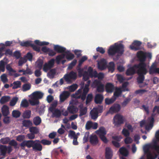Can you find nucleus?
I'll list each match as a JSON object with an SVG mask.
<instances>
[{
  "mask_svg": "<svg viewBox=\"0 0 159 159\" xmlns=\"http://www.w3.org/2000/svg\"><path fill=\"white\" fill-rule=\"evenodd\" d=\"M9 144L11 147H13L15 149L19 148V147H18V143L14 139H12L10 141Z\"/></svg>",
  "mask_w": 159,
  "mask_h": 159,
  "instance_id": "nucleus-33",
  "label": "nucleus"
},
{
  "mask_svg": "<svg viewBox=\"0 0 159 159\" xmlns=\"http://www.w3.org/2000/svg\"><path fill=\"white\" fill-rule=\"evenodd\" d=\"M147 92V90L145 89H139L136 90L135 92V93L136 94H142L145 92Z\"/></svg>",
  "mask_w": 159,
  "mask_h": 159,
  "instance_id": "nucleus-62",
  "label": "nucleus"
},
{
  "mask_svg": "<svg viewBox=\"0 0 159 159\" xmlns=\"http://www.w3.org/2000/svg\"><path fill=\"white\" fill-rule=\"evenodd\" d=\"M103 96L102 94H97L95 97L94 101L96 104L101 103L103 99Z\"/></svg>",
  "mask_w": 159,
  "mask_h": 159,
  "instance_id": "nucleus-20",
  "label": "nucleus"
},
{
  "mask_svg": "<svg viewBox=\"0 0 159 159\" xmlns=\"http://www.w3.org/2000/svg\"><path fill=\"white\" fill-rule=\"evenodd\" d=\"M43 63V61L41 59H38L36 61L37 67L39 70H41Z\"/></svg>",
  "mask_w": 159,
  "mask_h": 159,
  "instance_id": "nucleus-37",
  "label": "nucleus"
},
{
  "mask_svg": "<svg viewBox=\"0 0 159 159\" xmlns=\"http://www.w3.org/2000/svg\"><path fill=\"white\" fill-rule=\"evenodd\" d=\"M40 143L44 145H49L51 144V142L45 139H43L40 140Z\"/></svg>",
  "mask_w": 159,
  "mask_h": 159,
  "instance_id": "nucleus-51",
  "label": "nucleus"
},
{
  "mask_svg": "<svg viewBox=\"0 0 159 159\" xmlns=\"http://www.w3.org/2000/svg\"><path fill=\"white\" fill-rule=\"evenodd\" d=\"M92 122L90 121H89L87 122L85 125V128L87 130L92 128Z\"/></svg>",
  "mask_w": 159,
  "mask_h": 159,
  "instance_id": "nucleus-55",
  "label": "nucleus"
},
{
  "mask_svg": "<svg viewBox=\"0 0 159 159\" xmlns=\"http://www.w3.org/2000/svg\"><path fill=\"white\" fill-rule=\"evenodd\" d=\"M119 151L122 155L125 156H127L128 154V152L127 149L125 147L121 148L119 150Z\"/></svg>",
  "mask_w": 159,
  "mask_h": 159,
  "instance_id": "nucleus-31",
  "label": "nucleus"
},
{
  "mask_svg": "<svg viewBox=\"0 0 159 159\" xmlns=\"http://www.w3.org/2000/svg\"><path fill=\"white\" fill-rule=\"evenodd\" d=\"M32 43L30 42L29 41H26L25 42H21L20 44V45L23 47H28L31 46Z\"/></svg>",
  "mask_w": 159,
  "mask_h": 159,
  "instance_id": "nucleus-48",
  "label": "nucleus"
},
{
  "mask_svg": "<svg viewBox=\"0 0 159 159\" xmlns=\"http://www.w3.org/2000/svg\"><path fill=\"white\" fill-rule=\"evenodd\" d=\"M93 84L96 87L98 92L102 93L104 91V85L100 81L95 80L93 82Z\"/></svg>",
  "mask_w": 159,
  "mask_h": 159,
  "instance_id": "nucleus-9",
  "label": "nucleus"
},
{
  "mask_svg": "<svg viewBox=\"0 0 159 159\" xmlns=\"http://www.w3.org/2000/svg\"><path fill=\"white\" fill-rule=\"evenodd\" d=\"M20 146L22 149L26 146L28 148L32 147L33 150L34 151H40L42 149V146L39 140H24L20 144Z\"/></svg>",
  "mask_w": 159,
  "mask_h": 159,
  "instance_id": "nucleus-2",
  "label": "nucleus"
},
{
  "mask_svg": "<svg viewBox=\"0 0 159 159\" xmlns=\"http://www.w3.org/2000/svg\"><path fill=\"white\" fill-rule=\"evenodd\" d=\"M115 91L114 93L113 96L115 99H116L121 95L122 90L121 88L117 87H115Z\"/></svg>",
  "mask_w": 159,
  "mask_h": 159,
  "instance_id": "nucleus-24",
  "label": "nucleus"
},
{
  "mask_svg": "<svg viewBox=\"0 0 159 159\" xmlns=\"http://www.w3.org/2000/svg\"><path fill=\"white\" fill-rule=\"evenodd\" d=\"M54 61L55 60L54 59H52L49 61L48 62L45 63L43 66V71L47 72L49 70H50L53 67Z\"/></svg>",
  "mask_w": 159,
  "mask_h": 159,
  "instance_id": "nucleus-11",
  "label": "nucleus"
},
{
  "mask_svg": "<svg viewBox=\"0 0 159 159\" xmlns=\"http://www.w3.org/2000/svg\"><path fill=\"white\" fill-rule=\"evenodd\" d=\"M18 100V98L16 97L13 98L10 102V105L11 106H14L16 104Z\"/></svg>",
  "mask_w": 159,
  "mask_h": 159,
  "instance_id": "nucleus-52",
  "label": "nucleus"
},
{
  "mask_svg": "<svg viewBox=\"0 0 159 159\" xmlns=\"http://www.w3.org/2000/svg\"><path fill=\"white\" fill-rule=\"evenodd\" d=\"M96 133L99 136L102 135H106L107 132L104 127H101L99 128L98 130L96 131Z\"/></svg>",
  "mask_w": 159,
  "mask_h": 159,
  "instance_id": "nucleus-25",
  "label": "nucleus"
},
{
  "mask_svg": "<svg viewBox=\"0 0 159 159\" xmlns=\"http://www.w3.org/2000/svg\"><path fill=\"white\" fill-rule=\"evenodd\" d=\"M31 87V85L30 84H25L23 85L22 87V90L23 92H25L30 90Z\"/></svg>",
  "mask_w": 159,
  "mask_h": 159,
  "instance_id": "nucleus-38",
  "label": "nucleus"
},
{
  "mask_svg": "<svg viewBox=\"0 0 159 159\" xmlns=\"http://www.w3.org/2000/svg\"><path fill=\"white\" fill-rule=\"evenodd\" d=\"M98 113L97 111L95 110L94 109L93 111H91L90 112V115L92 119L95 120L97 119L98 116Z\"/></svg>",
  "mask_w": 159,
  "mask_h": 159,
  "instance_id": "nucleus-32",
  "label": "nucleus"
},
{
  "mask_svg": "<svg viewBox=\"0 0 159 159\" xmlns=\"http://www.w3.org/2000/svg\"><path fill=\"white\" fill-rule=\"evenodd\" d=\"M70 93L67 91H63L60 95V100L61 102H63L69 96Z\"/></svg>",
  "mask_w": 159,
  "mask_h": 159,
  "instance_id": "nucleus-16",
  "label": "nucleus"
},
{
  "mask_svg": "<svg viewBox=\"0 0 159 159\" xmlns=\"http://www.w3.org/2000/svg\"><path fill=\"white\" fill-rule=\"evenodd\" d=\"M93 97V95L92 94L90 93L88 94L86 101V104H88L91 101Z\"/></svg>",
  "mask_w": 159,
  "mask_h": 159,
  "instance_id": "nucleus-53",
  "label": "nucleus"
},
{
  "mask_svg": "<svg viewBox=\"0 0 159 159\" xmlns=\"http://www.w3.org/2000/svg\"><path fill=\"white\" fill-rule=\"evenodd\" d=\"M13 86L12 87L13 89H16L20 87L21 83L20 81H15L13 83Z\"/></svg>",
  "mask_w": 159,
  "mask_h": 159,
  "instance_id": "nucleus-45",
  "label": "nucleus"
},
{
  "mask_svg": "<svg viewBox=\"0 0 159 159\" xmlns=\"http://www.w3.org/2000/svg\"><path fill=\"white\" fill-rule=\"evenodd\" d=\"M31 115V111L30 110H26L23 113V117L24 118L29 119L30 118Z\"/></svg>",
  "mask_w": 159,
  "mask_h": 159,
  "instance_id": "nucleus-36",
  "label": "nucleus"
},
{
  "mask_svg": "<svg viewBox=\"0 0 159 159\" xmlns=\"http://www.w3.org/2000/svg\"><path fill=\"white\" fill-rule=\"evenodd\" d=\"M98 139L97 136L94 135H91L90 137L89 142L91 144L93 145H96L98 143Z\"/></svg>",
  "mask_w": 159,
  "mask_h": 159,
  "instance_id": "nucleus-17",
  "label": "nucleus"
},
{
  "mask_svg": "<svg viewBox=\"0 0 159 159\" xmlns=\"http://www.w3.org/2000/svg\"><path fill=\"white\" fill-rule=\"evenodd\" d=\"M1 80L3 83L7 82L8 81V80L7 78V76L5 74H3L0 76Z\"/></svg>",
  "mask_w": 159,
  "mask_h": 159,
  "instance_id": "nucleus-49",
  "label": "nucleus"
},
{
  "mask_svg": "<svg viewBox=\"0 0 159 159\" xmlns=\"http://www.w3.org/2000/svg\"><path fill=\"white\" fill-rule=\"evenodd\" d=\"M31 47L34 50L38 52H39L40 51V49L39 47L35 45L33 43H32L31 45Z\"/></svg>",
  "mask_w": 159,
  "mask_h": 159,
  "instance_id": "nucleus-63",
  "label": "nucleus"
},
{
  "mask_svg": "<svg viewBox=\"0 0 159 159\" xmlns=\"http://www.w3.org/2000/svg\"><path fill=\"white\" fill-rule=\"evenodd\" d=\"M78 88V85L76 84H73L69 87V90L71 92L74 91Z\"/></svg>",
  "mask_w": 159,
  "mask_h": 159,
  "instance_id": "nucleus-58",
  "label": "nucleus"
},
{
  "mask_svg": "<svg viewBox=\"0 0 159 159\" xmlns=\"http://www.w3.org/2000/svg\"><path fill=\"white\" fill-rule=\"evenodd\" d=\"M29 131L30 133L33 134H37L39 132V129L36 127H31L30 128Z\"/></svg>",
  "mask_w": 159,
  "mask_h": 159,
  "instance_id": "nucleus-40",
  "label": "nucleus"
},
{
  "mask_svg": "<svg viewBox=\"0 0 159 159\" xmlns=\"http://www.w3.org/2000/svg\"><path fill=\"white\" fill-rule=\"evenodd\" d=\"M44 94L41 92L36 91L33 93L30 96V98L29 102L32 106H35L39 104V99L42 98Z\"/></svg>",
  "mask_w": 159,
  "mask_h": 159,
  "instance_id": "nucleus-4",
  "label": "nucleus"
},
{
  "mask_svg": "<svg viewBox=\"0 0 159 159\" xmlns=\"http://www.w3.org/2000/svg\"><path fill=\"white\" fill-rule=\"evenodd\" d=\"M65 54H62L57 56L56 58V61L57 64H59L61 59L65 58Z\"/></svg>",
  "mask_w": 159,
  "mask_h": 159,
  "instance_id": "nucleus-39",
  "label": "nucleus"
},
{
  "mask_svg": "<svg viewBox=\"0 0 159 159\" xmlns=\"http://www.w3.org/2000/svg\"><path fill=\"white\" fill-rule=\"evenodd\" d=\"M137 57L139 63L138 64H141V65L143 66L144 70L148 72V70L147 69V64L145 62L147 56L146 53L142 51L138 52L137 54Z\"/></svg>",
  "mask_w": 159,
  "mask_h": 159,
  "instance_id": "nucleus-5",
  "label": "nucleus"
},
{
  "mask_svg": "<svg viewBox=\"0 0 159 159\" xmlns=\"http://www.w3.org/2000/svg\"><path fill=\"white\" fill-rule=\"evenodd\" d=\"M10 141V139L8 137H6L5 138H2L0 140V142L2 144H6L9 143Z\"/></svg>",
  "mask_w": 159,
  "mask_h": 159,
  "instance_id": "nucleus-46",
  "label": "nucleus"
},
{
  "mask_svg": "<svg viewBox=\"0 0 159 159\" xmlns=\"http://www.w3.org/2000/svg\"><path fill=\"white\" fill-rule=\"evenodd\" d=\"M142 42L140 41L135 40L130 46V48L131 50L136 51L141 49V45Z\"/></svg>",
  "mask_w": 159,
  "mask_h": 159,
  "instance_id": "nucleus-12",
  "label": "nucleus"
},
{
  "mask_svg": "<svg viewBox=\"0 0 159 159\" xmlns=\"http://www.w3.org/2000/svg\"><path fill=\"white\" fill-rule=\"evenodd\" d=\"M58 102L57 101L55 100L51 104L50 107L49 108V110L50 112H52L53 111L55 110L57 106Z\"/></svg>",
  "mask_w": 159,
  "mask_h": 159,
  "instance_id": "nucleus-30",
  "label": "nucleus"
},
{
  "mask_svg": "<svg viewBox=\"0 0 159 159\" xmlns=\"http://www.w3.org/2000/svg\"><path fill=\"white\" fill-rule=\"evenodd\" d=\"M25 138V136L23 135H19L16 137V140L19 142H21Z\"/></svg>",
  "mask_w": 159,
  "mask_h": 159,
  "instance_id": "nucleus-61",
  "label": "nucleus"
},
{
  "mask_svg": "<svg viewBox=\"0 0 159 159\" xmlns=\"http://www.w3.org/2000/svg\"><path fill=\"white\" fill-rule=\"evenodd\" d=\"M12 149L11 147L4 145H0V155L5 156L7 152L8 153H10L12 151Z\"/></svg>",
  "mask_w": 159,
  "mask_h": 159,
  "instance_id": "nucleus-10",
  "label": "nucleus"
},
{
  "mask_svg": "<svg viewBox=\"0 0 159 159\" xmlns=\"http://www.w3.org/2000/svg\"><path fill=\"white\" fill-rule=\"evenodd\" d=\"M77 62V60L74 59L69 65L68 68L71 69L74 66Z\"/></svg>",
  "mask_w": 159,
  "mask_h": 159,
  "instance_id": "nucleus-57",
  "label": "nucleus"
},
{
  "mask_svg": "<svg viewBox=\"0 0 159 159\" xmlns=\"http://www.w3.org/2000/svg\"><path fill=\"white\" fill-rule=\"evenodd\" d=\"M141 64H135L133 66L128 69L126 72L127 75H132L136 73L138 75L137 80L139 84L143 82L145 79V75L147 72L144 70L143 66Z\"/></svg>",
  "mask_w": 159,
  "mask_h": 159,
  "instance_id": "nucleus-1",
  "label": "nucleus"
},
{
  "mask_svg": "<svg viewBox=\"0 0 159 159\" xmlns=\"http://www.w3.org/2000/svg\"><path fill=\"white\" fill-rule=\"evenodd\" d=\"M124 119L123 117L119 114H116L113 118V124L115 126L118 127L123 124Z\"/></svg>",
  "mask_w": 159,
  "mask_h": 159,
  "instance_id": "nucleus-8",
  "label": "nucleus"
},
{
  "mask_svg": "<svg viewBox=\"0 0 159 159\" xmlns=\"http://www.w3.org/2000/svg\"><path fill=\"white\" fill-rule=\"evenodd\" d=\"M149 148H152L155 150L159 154V145L157 144L156 141H154L152 144L146 145L143 147V150L145 154H148L151 152L149 151Z\"/></svg>",
  "mask_w": 159,
  "mask_h": 159,
  "instance_id": "nucleus-6",
  "label": "nucleus"
},
{
  "mask_svg": "<svg viewBox=\"0 0 159 159\" xmlns=\"http://www.w3.org/2000/svg\"><path fill=\"white\" fill-rule=\"evenodd\" d=\"M115 87L114 84L111 83H107L105 85V89L107 93H112L115 90Z\"/></svg>",
  "mask_w": 159,
  "mask_h": 159,
  "instance_id": "nucleus-15",
  "label": "nucleus"
},
{
  "mask_svg": "<svg viewBox=\"0 0 159 159\" xmlns=\"http://www.w3.org/2000/svg\"><path fill=\"white\" fill-rule=\"evenodd\" d=\"M41 122V118L39 116H36L33 119V123L35 125H39Z\"/></svg>",
  "mask_w": 159,
  "mask_h": 159,
  "instance_id": "nucleus-34",
  "label": "nucleus"
},
{
  "mask_svg": "<svg viewBox=\"0 0 159 159\" xmlns=\"http://www.w3.org/2000/svg\"><path fill=\"white\" fill-rule=\"evenodd\" d=\"M107 67V61L104 58L101 59L100 61L98 63V68L101 70L106 69Z\"/></svg>",
  "mask_w": 159,
  "mask_h": 159,
  "instance_id": "nucleus-13",
  "label": "nucleus"
},
{
  "mask_svg": "<svg viewBox=\"0 0 159 159\" xmlns=\"http://www.w3.org/2000/svg\"><path fill=\"white\" fill-rule=\"evenodd\" d=\"M103 107L102 105H99L96 108H94L93 109L97 111L98 113H101L102 112Z\"/></svg>",
  "mask_w": 159,
  "mask_h": 159,
  "instance_id": "nucleus-50",
  "label": "nucleus"
},
{
  "mask_svg": "<svg viewBox=\"0 0 159 159\" xmlns=\"http://www.w3.org/2000/svg\"><path fill=\"white\" fill-rule=\"evenodd\" d=\"M22 124L24 126L28 127L31 125L32 123L30 120H24L22 121Z\"/></svg>",
  "mask_w": 159,
  "mask_h": 159,
  "instance_id": "nucleus-42",
  "label": "nucleus"
},
{
  "mask_svg": "<svg viewBox=\"0 0 159 159\" xmlns=\"http://www.w3.org/2000/svg\"><path fill=\"white\" fill-rule=\"evenodd\" d=\"M149 72L151 75L154 73H159V68H157L156 65L153 63L150 68Z\"/></svg>",
  "mask_w": 159,
  "mask_h": 159,
  "instance_id": "nucleus-22",
  "label": "nucleus"
},
{
  "mask_svg": "<svg viewBox=\"0 0 159 159\" xmlns=\"http://www.w3.org/2000/svg\"><path fill=\"white\" fill-rule=\"evenodd\" d=\"M108 71L111 73H113L115 70V65L113 61H111L109 63L107 66Z\"/></svg>",
  "mask_w": 159,
  "mask_h": 159,
  "instance_id": "nucleus-27",
  "label": "nucleus"
},
{
  "mask_svg": "<svg viewBox=\"0 0 159 159\" xmlns=\"http://www.w3.org/2000/svg\"><path fill=\"white\" fill-rule=\"evenodd\" d=\"M65 53L66 54V58L68 60H72L75 57L74 55L71 53L69 52V51L66 52Z\"/></svg>",
  "mask_w": 159,
  "mask_h": 159,
  "instance_id": "nucleus-35",
  "label": "nucleus"
},
{
  "mask_svg": "<svg viewBox=\"0 0 159 159\" xmlns=\"http://www.w3.org/2000/svg\"><path fill=\"white\" fill-rule=\"evenodd\" d=\"M29 106V103L27 100L24 99L23 100L20 104V106L22 107L26 108L28 107Z\"/></svg>",
  "mask_w": 159,
  "mask_h": 159,
  "instance_id": "nucleus-44",
  "label": "nucleus"
},
{
  "mask_svg": "<svg viewBox=\"0 0 159 159\" xmlns=\"http://www.w3.org/2000/svg\"><path fill=\"white\" fill-rule=\"evenodd\" d=\"M10 97L9 96H3L0 100V102L2 104H3L9 101Z\"/></svg>",
  "mask_w": 159,
  "mask_h": 159,
  "instance_id": "nucleus-43",
  "label": "nucleus"
},
{
  "mask_svg": "<svg viewBox=\"0 0 159 159\" xmlns=\"http://www.w3.org/2000/svg\"><path fill=\"white\" fill-rule=\"evenodd\" d=\"M87 107H83V106L80 107L79 110V116H81L85 115L87 112Z\"/></svg>",
  "mask_w": 159,
  "mask_h": 159,
  "instance_id": "nucleus-29",
  "label": "nucleus"
},
{
  "mask_svg": "<svg viewBox=\"0 0 159 159\" xmlns=\"http://www.w3.org/2000/svg\"><path fill=\"white\" fill-rule=\"evenodd\" d=\"M120 109V105L118 104H115L109 109V112L112 114L119 112Z\"/></svg>",
  "mask_w": 159,
  "mask_h": 159,
  "instance_id": "nucleus-14",
  "label": "nucleus"
},
{
  "mask_svg": "<svg viewBox=\"0 0 159 159\" xmlns=\"http://www.w3.org/2000/svg\"><path fill=\"white\" fill-rule=\"evenodd\" d=\"M122 134L125 137H129V131L125 128H123L122 131Z\"/></svg>",
  "mask_w": 159,
  "mask_h": 159,
  "instance_id": "nucleus-56",
  "label": "nucleus"
},
{
  "mask_svg": "<svg viewBox=\"0 0 159 159\" xmlns=\"http://www.w3.org/2000/svg\"><path fill=\"white\" fill-rule=\"evenodd\" d=\"M54 50L57 53H62L66 52V48L58 45H56L54 46Z\"/></svg>",
  "mask_w": 159,
  "mask_h": 159,
  "instance_id": "nucleus-18",
  "label": "nucleus"
},
{
  "mask_svg": "<svg viewBox=\"0 0 159 159\" xmlns=\"http://www.w3.org/2000/svg\"><path fill=\"white\" fill-rule=\"evenodd\" d=\"M69 135H70L71 138H72L73 139V140L77 139L78 137L76 134L75 132L73 131H70Z\"/></svg>",
  "mask_w": 159,
  "mask_h": 159,
  "instance_id": "nucleus-47",
  "label": "nucleus"
},
{
  "mask_svg": "<svg viewBox=\"0 0 159 159\" xmlns=\"http://www.w3.org/2000/svg\"><path fill=\"white\" fill-rule=\"evenodd\" d=\"M0 70L2 72L5 71L4 62L3 61H1L0 62Z\"/></svg>",
  "mask_w": 159,
  "mask_h": 159,
  "instance_id": "nucleus-59",
  "label": "nucleus"
},
{
  "mask_svg": "<svg viewBox=\"0 0 159 159\" xmlns=\"http://www.w3.org/2000/svg\"><path fill=\"white\" fill-rule=\"evenodd\" d=\"M56 73L55 69H51L47 74L48 76L50 78H53Z\"/></svg>",
  "mask_w": 159,
  "mask_h": 159,
  "instance_id": "nucleus-28",
  "label": "nucleus"
},
{
  "mask_svg": "<svg viewBox=\"0 0 159 159\" xmlns=\"http://www.w3.org/2000/svg\"><path fill=\"white\" fill-rule=\"evenodd\" d=\"M51 112L52 113V116L53 117L58 118L61 116V111L58 109H55L52 112Z\"/></svg>",
  "mask_w": 159,
  "mask_h": 159,
  "instance_id": "nucleus-26",
  "label": "nucleus"
},
{
  "mask_svg": "<svg viewBox=\"0 0 159 159\" xmlns=\"http://www.w3.org/2000/svg\"><path fill=\"white\" fill-rule=\"evenodd\" d=\"M124 46L121 43H115L114 45H111L108 51V53L109 56H113L117 53L120 55L123 54L124 52Z\"/></svg>",
  "mask_w": 159,
  "mask_h": 159,
  "instance_id": "nucleus-3",
  "label": "nucleus"
},
{
  "mask_svg": "<svg viewBox=\"0 0 159 159\" xmlns=\"http://www.w3.org/2000/svg\"><path fill=\"white\" fill-rule=\"evenodd\" d=\"M2 112L4 116H7L9 115L10 112L8 107L6 105H3L2 108Z\"/></svg>",
  "mask_w": 159,
  "mask_h": 159,
  "instance_id": "nucleus-23",
  "label": "nucleus"
},
{
  "mask_svg": "<svg viewBox=\"0 0 159 159\" xmlns=\"http://www.w3.org/2000/svg\"><path fill=\"white\" fill-rule=\"evenodd\" d=\"M32 74V72L31 70V69L29 68L28 67L26 68V70H25V71H24V73H23V74L24 75H25L26 74L30 75H31Z\"/></svg>",
  "mask_w": 159,
  "mask_h": 159,
  "instance_id": "nucleus-64",
  "label": "nucleus"
},
{
  "mask_svg": "<svg viewBox=\"0 0 159 159\" xmlns=\"http://www.w3.org/2000/svg\"><path fill=\"white\" fill-rule=\"evenodd\" d=\"M77 77L76 73L72 71L69 74H65L64 76V78L65 81L68 84H71L72 82V80H76Z\"/></svg>",
  "mask_w": 159,
  "mask_h": 159,
  "instance_id": "nucleus-7",
  "label": "nucleus"
},
{
  "mask_svg": "<svg viewBox=\"0 0 159 159\" xmlns=\"http://www.w3.org/2000/svg\"><path fill=\"white\" fill-rule=\"evenodd\" d=\"M12 115L13 117L17 118L20 116L21 115V113L19 111L14 110L12 111Z\"/></svg>",
  "mask_w": 159,
  "mask_h": 159,
  "instance_id": "nucleus-41",
  "label": "nucleus"
},
{
  "mask_svg": "<svg viewBox=\"0 0 159 159\" xmlns=\"http://www.w3.org/2000/svg\"><path fill=\"white\" fill-rule=\"evenodd\" d=\"M116 99L114 98V99L113 98H106L105 99V102L106 104L109 105L113 103L115 100Z\"/></svg>",
  "mask_w": 159,
  "mask_h": 159,
  "instance_id": "nucleus-54",
  "label": "nucleus"
},
{
  "mask_svg": "<svg viewBox=\"0 0 159 159\" xmlns=\"http://www.w3.org/2000/svg\"><path fill=\"white\" fill-rule=\"evenodd\" d=\"M13 56L17 59L21 57V53L19 51H16L13 53Z\"/></svg>",
  "mask_w": 159,
  "mask_h": 159,
  "instance_id": "nucleus-60",
  "label": "nucleus"
},
{
  "mask_svg": "<svg viewBox=\"0 0 159 159\" xmlns=\"http://www.w3.org/2000/svg\"><path fill=\"white\" fill-rule=\"evenodd\" d=\"M67 110L69 112L70 114H74L77 112L78 111L77 107L74 105H71L68 106Z\"/></svg>",
  "mask_w": 159,
  "mask_h": 159,
  "instance_id": "nucleus-19",
  "label": "nucleus"
},
{
  "mask_svg": "<svg viewBox=\"0 0 159 159\" xmlns=\"http://www.w3.org/2000/svg\"><path fill=\"white\" fill-rule=\"evenodd\" d=\"M112 152L111 149L107 147L105 149V158L106 159H111L112 157Z\"/></svg>",
  "mask_w": 159,
  "mask_h": 159,
  "instance_id": "nucleus-21",
  "label": "nucleus"
}]
</instances>
